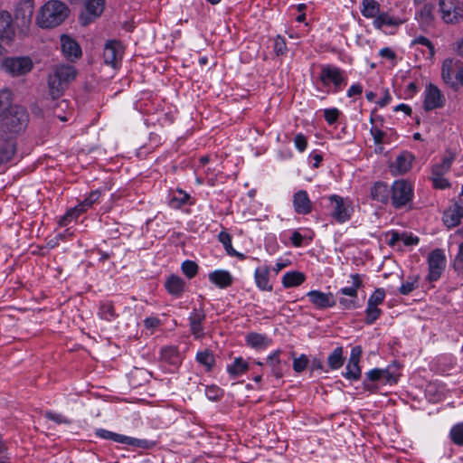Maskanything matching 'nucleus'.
I'll use <instances>...</instances> for the list:
<instances>
[{"label":"nucleus","mask_w":463,"mask_h":463,"mask_svg":"<svg viewBox=\"0 0 463 463\" xmlns=\"http://www.w3.org/2000/svg\"><path fill=\"white\" fill-rule=\"evenodd\" d=\"M428 262V279L430 281H436L440 278L446 266V258L443 250L440 249L432 250L429 255Z\"/></svg>","instance_id":"obj_8"},{"label":"nucleus","mask_w":463,"mask_h":463,"mask_svg":"<svg viewBox=\"0 0 463 463\" xmlns=\"http://www.w3.org/2000/svg\"><path fill=\"white\" fill-rule=\"evenodd\" d=\"M307 296L317 308L324 309L335 306V299L331 292L324 293L319 290H311L307 292Z\"/></svg>","instance_id":"obj_16"},{"label":"nucleus","mask_w":463,"mask_h":463,"mask_svg":"<svg viewBox=\"0 0 463 463\" xmlns=\"http://www.w3.org/2000/svg\"><path fill=\"white\" fill-rule=\"evenodd\" d=\"M61 48L64 57L74 61L81 57L82 52L79 43L68 35H61Z\"/></svg>","instance_id":"obj_15"},{"label":"nucleus","mask_w":463,"mask_h":463,"mask_svg":"<svg viewBox=\"0 0 463 463\" xmlns=\"http://www.w3.org/2000/svg\"><path fill=\"white\" fill-rule=\"evenodd\" d=\"M329 200L332 203V216L339 223H344L351 217L349 207L344 203V199L338 195H331Z\"/></svg>","instance_id":"obj_14"},{"label":"nucleus","mask_w":463,"mask_h":463,"mask_svg":"<svg viewBox=\"0 0 463 463\" xmlns=\"http://www.w3.org/2000/svg\"><path fill=\"white\" fill-rule=\"evenodd\" d=\"M205 394L209 400L216 401L221 397L222 391L216 386H210L206 388Z\"/></svg>","instance_id":"obj_58"},{"label":"nucleus","mask_w":463,"mask_h":463,"mask_svg":"<svg viewBox=\"0 0 463 463\" xmlns=\"http://www.w3.org/2000/svg\"><path fill=\"white\" fill-rule=\"evenodd\" d=\"M9 461V456L7 452V446L0 434V463H7Z\"/></svg>","instance_id":"obj_59"},{"label":"nucleus","mask_w":463,"mask_h":463,"mask_svg":"<svg viewBox=\"0 0 463 463\" xmlns=\"http://www.w3.org/2000/svg\"><path fill=\"white\" fill-rule=\"evenodd\" d=\"M3 68L12 76H21L33 69V61L28 57L7 58L3 62Z\"/></svg>","instance_id":"obj_6"},{"label":"nucleus","mask_w":463,"mask_h":463,"mask_svg":"<svg viewBox=\"0 0 463 463\" xmlns=\"http://www.w3.org/2000/svg\"><path fill=\"white\" fill-rule=\"evenodd\" d=\"M434 17L432 6L424 5L419 13V21L423 30H427L432 25Z\"/></svg>","instance_id":"obj_38"},{"label":"nucleus","mask_w":463,"mask_h":463,"mask_svg":"<svg viewBox=\"0 0 463 463\" xmlns=\"http://www.w3.org/2000/svg\"><path fill=\"white\" fill-rule=\"evenodd\" d=\"M287 51L286 41L283 37L278 35L274 41V52L277 55H282Z\"/></svg>","instance_id":"obj_53"},{"label":"nucleus","mask_w":463,"mask_h":463,"mask_svg":"<svg viewBox=\"0 0 463 463\" xmlns=\"http://www.w3.org/2000/svg\"><path fill=\"white\" fill-rule=\"evenodd\" d=\"M105 0H87L85 7L88 17L84 19L83 24H88L93 19L101 15L104 10Z\"/></svg>","instance_id":"obj_21"},{"label":"nucleus","mask_w":463,"mask_h":463,"mask_svg":"<svg viewBox=\"0 0 463 463\" xmlns=\"http://www.w3.org/2000/svg\"><path fill=\"white\" fill-rule=\"evenodd\" d=\"M161 361L174 366H177L182 362V356L176 346H165L161 349Z\"/></svg>","instance_id":"obj_27"},{"label":"nucleus","mask_w":463,"mask_h":463,"mask_svg":"<svg viewBox=\"0 0 463 463\" xmlns=\"http://www.w3.org/2000/svg\"><path fill=\"white\" fill-rule=\"evenodd\" d=\"M431 180L435 188L445 189L449 186V181L443 175H432Z\"/></svg>","instance_id":"obj_56"},{"label":"nucleus","mask_w":463,"mask_h":463,"mask_svg":"<svg viewBox=\"0 0 463 463\" xmlns=\"http://www.w3.org/2000/svg\"><path fill=\"white\" fill-rule=\"evenodd\" d=\"M45 417L51 420H53V421L59 423V424H61V423L70 424L71 423V420L61 414H57V413H53L51 411H47L45 413Z\"/></svg>","instance_id":"obj_57"},{"label":"nucleus","mask_w":463,"mask_h":463,"mask_svg":"<svg viewBox=\"0 0 463 463\" xmlns=\"http://www.w3.org/2000/svg\"><path fill=\"white\" fill-rule=\"evenodd\" d=\"M48 94L52 99L61 98L68 88L64 83L50 73L47 79Z\"/></svg>","instance_id":"obj_26"},{"label":"nucleus","mask_w":463,"mask_h":463,"mask_svg":"<svg viewBox=\"0 0 463 463\" xmlns=\"http://www.w3.org/2000/svg\"><path fill=\"white\" fill-rule=\"evenodd\" d=\"M269 267H260L255 270V282L257 287L261 290L271 291L272 286L269 280Z\"/></svg>","instance_id":"obj_31"},{"label":"nucleus","mask_w":463,"mask_h":463,"mask_svg":"<svg viewBox=\"0 0 463 463\" xmlns=\"http://www.w3.org/2000/svg\"><path fill=\"white\" fill-rule=\"evenodd\" d=\"M294 144H295L296 148L299 152H304L307 148V141L306 137L303 134L298 133L294 137Z\"/></svg>","instance_id":"obj_54"},{"label":"nucleus","mask_w":463,"mask_h":463,"mask_svg":"<svg viewBox=\"0 0 463 463\" xmlns=\"http://www.w3.org/2000/svg\"><path fill=\"white\" fill-rule=\"evenodd\" d=\"M370 132H371V134L373 137V141L376 145H380L383 143V137L386 135L385 132L382 131L381 129H379L377 128H372Z\"/></svg>","instance_id":"obj_61"},{"label":"nucleus","mask_w":463,"mask_h":463,"mask_svg":"<svg viewBox=\"0 0 463 463\" xmlns=\"http://www.w3.org/2000/svg\"><path fill=\"white\" fill-rule=\"evenodd\" d=\"M98 315L106 321H112L118 317L114 306L109 301L100 302Z\"/></svg>","instance_id":"obj_36"},{"label":"nucleus","mask_w":463,"mask_h":463,"mask_svg":"<svg viewBox=\"0 0 463 463\" xmlns=\"http://www.w3.org/2000/svg\"><path fill=\"white\" fill-rule=\"evenodd\" d=\"M68 6L59 1L51 0L39 10L36 22L41 28H53L60 25L69 15Z\"/></svg>","instance_id":"obj_2"},{"label":"nucleus","mask_w":463,"mask_h":463,"mask_svg":"<svg viewBox=\"0 0 463 463\" xmlns=\"http://www.w3.org/2000/svg\"><path fill=\"white\" fill-rule=\"evenodd\" d=\"M455 160V154L452 152H447L441 162L435 164L432 166V175H444L448 173L451 167L453 161Z\"/></svg>","instance_id":"obj_30"},{"label":"nucleus","mask_w":463,"mask_h":463,"mask_svg":"<svg viewBox=\"0 0 463 463\" xmlns=\"http://www.w3.org/2000/svg\"><path fill=\"white\" fill-rule=\"evenodd\" d=\"M28 123V114L22 107L12 108L0 122V140H13L22 134Z\"/></svg>","instance_id":"obj_1"},{"label":"nucleus","mask_w":463,"mask_h":463,"mask_svg":"<svg viewBox=\"0 0 463 463\" xmlns=\"http://www.w3.org/2000/svg\"><path fill=\"white\" fill-rule=\"evenodd\" d=\"M52 74L64 83L67 87L73 81L77 76V71L74 66L69 64H59L52 68Z\"/></svg>","instance_id":"obj_17"},{"label":"nucleus","mask_w":463,"mask_h":463,"mask_svg":"<svg viewBox=\"0 0 463 463\" xmlns=\"http://www.w3.org/2000/svg\"><path fill=\"white\" fill-rule=\"evenodd\" d=\"M362 14L366 18H373L378 16L380 12V5L375 0H363L362 1Z\"/></svg>","instance_id":"obj_34"},{"label":"nucleus","mask_w":463,"mask_h":463,"mask_svg":"<svg viewBox=\"0 0 463 463\" xmlns=\"http://www.w3.org/2000/svg\"><path fill=\"white\" fill-rule=\"evenodd\" d=\"M181 269L188 279H192L197 274L198 265L194 261L185 260L183 262Z\"/></svg>","instance_id":"obj_46"},{"label":"nucleus","mask_w":463,"mask_h":463,"mask_svg":"<svg viewBox=\"0 0 463 463\" xmlns=\"http://www.w3.org/2000/svg\"><path fill=\"white\" fill-rule=\"evenodd\" d=\"M451 65V60H446L442 64L441 76L446 83L452 82Z\"/></svg>","instance_id":"obj_51"},{"label":"nucleus","mask_w":463,"mask_h":463,"mask_svg":"<svg viewBox=\"0 0 463 463\" xmlns=\"http://www.w3.org/2000/svg\"><path fill=\"white\" fill-rule=\"evenodd\" d=\"M363 92V87L361 84L356 83L352 85L347 90V96L353 97L354 95H360Z\"/></svg>","instance_id":"obj_63"},{"label":"nucleus","mask_w":463,"mask_h":463,"mask_svg":"<svg viewBox=\"0 0 463 463\" xmlns=\"http://www.w3.org/2000/svg\"><path fill=\"white\" fill-rule=\"evenodd\" d=\"M414 156L409 151L401 152L395 161L390 165L391 172L394 175H404L411 168Z\"/></svg>","instance_id":"obj_13"},{"label":"nucleus","mask_w":463,"mask_h":463,"mask_svg":"<svg viewBox=\"0 0 463 463\" xmlns=\"http://www.w3.org/2000/svg\"><path fill=\"white\" fill-rule=\"evenodd\" d=\"M462 217L463 204L455 203L452 208L445 212L443 221L449 228H452L460 222Z\"/></svg>","instance_id":"obj_22"},{"label":"nucleus","mask_w":463,"mask_h":463,"mask_svg":"<svg viewBox=\"0 0 463 463\" xmlns=\"http://www.w3.org/2000/svg\"><path fill=\"white\" fill-rule=\"evenodd\" d=\"M100 197V191L95 190L90 194V195L84 199L79 205L76 206L78 208L80 213L85 212L88 208L91 207Z\"/></svg>","instance_id":"obj_43"},{"label":"nucleus","mask_w":463,"mask_h":463,"mask_svg":"<svg viewBox=\"0 0 463 463\" xmlns=\"http://www.w3.org/2000/svg\"><path fill=\"white\" fill-rule=\"evenodd\" d=\"M304 281L305 275L299 271L287 272L282 277V284L285 288L298 287Z\"/></svg>","instance_id":"obj_32"},{"label":"nucleus","mask_w":463,"mask_h":463,"mask_svg":"<svg viewBox=\"0 0 463 463\" xmlns=\"http://www.w3.org/2000/svg\"><path fill=\"white\" fill-rule=\"evenodd\" d=\"M445 102L446 99L437 86L431 83L426 86L423 101V108L426 111L440 109Z\"/></svg>","instance_id":"obj_9"},{"label":"nucleus","mask_w":463,"mask_h":463,"mask_svg":"<svg viewBox=\"0 0 463 463\" xmlns=\"http://www.w3.org/2000/svg\"><path fill=\"white\" fill-rule=\"evenodd\" d=\"M365 313V323L368 325H372L379 318L382 311L380 308H378V307L367 305Z\"/></svg>","instance_id":"obj_45"},{"label":"nucleus","mask_w":463,"mask_h":463,"mask_svg":"<svg viewBox=\"0 0 463 463\" xmlns=\"http://www.w3.org/2000/svg\"><path fill=\"white\" fill-rule=\"evenodd\" d=\"M381 373H383L381 369L375 368L369 371L366 373V377L372 382H381Z\"/></svg>","instance_id":"obj_62"},{"label":"nucleus","mask_w":463,"mask_h":463,"mask_svg":"<svg viewBox=\"0 0 463 463\" xmlns=\"http://www.w3.org/2000/svg\"><path fill=\"white\" fill-rule=\"evenodd\" d=\"M248 369V363L244 361L241 357L235 358L232 364L228 365L227 367L228 373L233 377L242 374Z\"/></svg>","instance_id":"obj_39"},{"label":"nucleus","mask_w":463,"mask_h":463,"mask_svg":"<svg viewBox=\"0 0 463 463\" xmlns=\"http://www.w3.org/2000/svg\"><path fill=\"white\" fill-rule=\"evenodd\" d=\"M449 438L458 446H463V422L455 424L449 431Z\"/></svg>","instance_id":"obj_44"},{"label":"nucleus","mask_w":463,"mask_h":463,"mask_svg":"<svg viewBox=\"0 0 463 463\" xmlns=\"http://www.w3.org/2000/svg\"><path fill=\"white\" fill-rule=\"evenodd\" d=\"M403 23L402 20L383 12L373 21V24L377 29H383L384 26L397 27Z\"/></svg>","instance_id":"obj_29"},{"label":"nucleus","mask_w":463,"mask_h":463,"mask_svg":"<svg viewBox=\"0 0 463 463\" xmlns=\"http://www.w3.org/2000/svg\"><path fill=\"white\" fill-rule=\"evenodd\" d=\"M279 354L280 351L277 350L267 358V364L270 366L272 373L277 378H281L283 375L282 370L280 368Z\"/></svg>","instance_id":"obj_40"},{"label":"nucleus","mask_w":463,"mask_h":463,"mask_svg":"<svg viewBox=\"0 0 463 463\" xmlns=\"http://www.w3.org/2000/svg\"><path fill=\"white\" fill-rule=\"evenodd\" d=\"M391 201L395 209L407 206L413 197L412 185L406 180H396L391 187Z\"/></svg>","instance_id":"obj_3"},{"label":"nucleus","mask_w":463,"mask_h":463,"mask_svg":"<svg viewBox=\"0 0 463 463\" xmlns=\"http://www.w3.org/2000/svg\"><path fill=\"white\" fill-rule=\"evenodd\" d=\"M0 165L10 162L16 152V142L13 140H0Z\"/></svg>","instance_id":"obj_28"},{"label":"nucleus","mask_w":463,"mask_h":463,"mask_svg":"<svg viewBox=\"0 0 463 463\" xmlns=\"http://www.w3.org/2000/svg\"><path fill=\"white\" fill-rule=\"evenodd\" d=\"M246 341L248 345L253 348H263L269 345L268 338L260 334L250 333L247 335Z\"/></svg>","instance_id":"obj_41"},{"label":"nucleus","mask_w":463,"mask_h":463,"mask_svg":"<svg viewBox=\"0 0 463 463\" xmlns=\"http://www.w3.org/2000/svg\"><path fill=\"white\" fill-rule=\"evenodd\" d=\"M418 287L417 278H409V279L402 284L399 291L402 295H409Z\"/></svg>","instance_id":"obj_47"},{"label":"nucleus","mask_w":463,"mask_h":463,"mask_svg":"<svg viewBox=\"0 0 463 463\" xmlns=\"http://www.w3.org/2000/svg\"><path fill=\"white\" fill-rule=\"evenodd\" d=\"M308 358L306 354H301L299 357L295 358L293 361V370L296 373L303 372L308 364Z\"/></svg>","instance_id":"obj_50"},{"label":"nucleus","mask_w":463,"mask_h":463,"mask_svg":"<svg viewBox=\"0 0 463 463\" xmlns=\"http://www.w3.org/2000/svg\"><path fill=\"white\" fill-rule=\"evenodd\" d=\"M362 348L360 345L354 346L351 350L348 364L344 376L348 380L357 381L361 377V368L359 366Z\"/></svg>","instance_id":"obj_10"},{"label":"nucleus","mask_w":463,"mask_h":463,"mask_svg":"<svg viewBox=\"0 0 463 463\" xmlns=\"http://www.w3.org/2000/svg\"><path fill=\"white\" fill-rule=\"evenodd\" d=\"M441 18L446 24H455L460 16L461 8L457 5L456 0H439Z\"/></svg>","instance_id":"obj_11"},{"label":"nucleus","mask_w":463,"mask_h":463,"mask_svg":"<svg viewBox=\"0 0 463 463\" xmlns=\"http://www.w3.org/2000/svg\"><path fill=\"white\" fill-rule=\"evenodd\" d=\"M96 434L101 439H111L117 443L126 444L136 448L149 449L155 446V442L153 441L118 434L104 429L97 430Z\"/></svg>","instance_id":"obj_5"},{"label":"nucleus","mask_w":463,"mask_h":463,"mask_svg":"<svg viewBox=\"0 0 463 463\" xmlns=\"http://www.w3.org/2000/svg\"><path fill=\"white\" fill-rule=\"evenodd\" d=\"M219 241L223 245L226 252L232 256L237 257L240 260H244L245 256L242 253L236 251L232 245V236L226 232H221L218 235Z\"/></svg>","instance_id":"obj_35"},{"label":"nucleus","mask_w":463,"mask_h":463,"mask_svg":"<svg viewBox=\"0 0 463 463\" xmlns=\"http://www.w3.org/2000/svg\"><path fill=\"white\" fill-rule=\"evenodd\" d=\"M412 44H421V45H424L426 46L429 51H430V55H434L435 53V49H434V46L433 44L431 43V42L425 36H419L417 38H415L412 43Z\"/></svg>","instance_id":"obj_55"},{"label":"nucleus","mask_w":463,"mask_h":463,"mask_svg":"<svg viewBox=\"0 0 463 463\" xmlns=\"http://www.w3.org/2000/svg\"><path fill=\"white\" fill-rule=\"evenodd\" d=\"M391 189L383 182H376L371 188V197L373 200L386 204L390 199Z\"/></svg>","instance_id":"obj_25"},{"label":"nucleus","mask_w":463,"mask_h":463,"mask_svg":"<svg viewBox=\"0 0 463 463\" xmlns=\"http://www.w3.org/2000/svg\"><path fill=\"white\" fill-rule=\"evenodd\" d=\"M343 347L338 346L335 348L327 357V365L331 370H337L341 368L345 362L343 355Z\"/></svg>","instance_id":"obj_33"},{"label":"nucleus","mask_w":463,"mask_h":463,"mask_svg":"<svg viewBox=\"0 0 463 463\" xmlns=\"http://www.w3.org/2000/svg\"><path fill=\"white\" fill-rule=\"evenodd\" d=\"M384 298H385L384 290L383 288H377L370 296L367 305L378 307V305H380L383 302Z\"/></svg>","instance_id":"obj_48"},{"label":"nucleus","mask_w":463,"mask_h":463,"mask_svg":"<svg viewBox=\"0 0 463 463\" xmlns=\"http://www.w3.org/2000/svg\"><path fill=\"white\" fill-rule=\"evenodd\" d=\"M352 285L339 289L338 295L343 297L339 298V304L345 309H353L357 307L358 289L363 286V280L359 274H352Z\"/></svg>","instance_id":"obj_4"},{"label":"nucleus","mask_w":463,"mask_h":463,"mask_svg":"<svg viewBox=\"0 0 463 463\" xmlns=\"http://www.w3.org/2000/svg\"><path fill=\"white\" fill-rule=\"evenodd\" d=\"M209 279L212 283L221 288H225L232 284L233 279L231 273L227 270H214L209 274Z\"/></svg>","instance_id":"obj_24"},{"label":"nucleus","mask_w":463,"mask_h":463,"mask_svg":"<svg viewBox=\"0 0 463 463\" xmlns=\"http://www.w3.org/2000/svg\"><path fill=\"white\" fill-rule=\"evenodd\" d=\"M325 118L329 124L335 123L339 116V111L336 109H326L325 110Z\"/></svg>","instance_id":"obj_60"},{"label":"nucleus","mask_w":463,"mask_h":463,"mask_svg":"<svg viewBox=\"0 0 463 463\" xmlns=\"http://www.w3.org/2000/svg\"><path fill=\"white\" fill-rule=\"evenodd\" d=\"M196 361L210 371L214 364V356L209 350H203L196 354Z\"/></svg>","instance_id":"obj_42"},{"label":"nucleus","mask_w":463,"mask_h":463,"mask_svg":"<svg viewBox=\"0 0 463 463\" xmlns=\"http://www.w3.org/2000/svg\"><path fill=\"white\" fill-rule=\"evenodd\" d=\"M14 37V29L12 25V18L8 12L0 13V39L7 43Z\"/></svg>","instance_id":"obj_20"},{"label":"nucleus","mask_w":463,"mask_h":463,"mask_svg":"<svg viewBox=\"0 0 463 463\" xmlns=\"http://www.w3.org/2000/svg\"><path fill=\"white\" fill-rule=\"evenodd\" d=\"M453 268L458 274H463V241L458 244V250L454 260Z\"/></svg>","instance_id":"obj_49"},{"label":"nucleus","mask_w":463,"mask_h":463,"mask_svg":"<svg viewBox=\"0 0 463 463\" xmlns=\"http://www.w3.org/2000/svg\"><path fill=\"white\" fill-rule=\"evenodd\" d=\"M79 209L76 206L71 209L66 214H64L59 221L61 226H66L71 220L77 219L80 216Z\"/></svg>","instance_id":"obj_52"},{"label":"nucleus","mask_w":463,"mask_h":463,"mask_svg":"<svg viewBox=\"0 0 463 463\" xmlns=\"http://www.w3.org/2000/svg\"><path fill=\"white\" fill-rule=\"evenodd\" d=\"M167 292L173 296L180 297L185 288L184 280L176 275H170L165 282Z\"/></svg>","instance_id":"obj_23"},{"label":"nucleus","mask_w":463,"mask_h":463,"mask_svg":"<svg viewBox=\"0 0 463 463\" xmlns=\"http://www.w3.org/2000/svg\"><path fill=\"white\" fill-rule=\"evenodd\" d=\"M293 207L298 214L306 215L311 213L312 203L306 191L300 190L293 195Z\"/></svg>","instance_id":"obj_19"},{"label":"nucleus","mask_w":463,"mask_h":463,"mask_svg":"<svg viewBox=\"0 0 463 463\" xmlns=\"http://www.w3.org/2000/svg\"><path fill=\"white\" fill-rule=\"evenodd\" d=\"M205 319V313L203 308H194L189 316L190 330L193 335L199 339L203 336L202 323Z\"/></svg>","instance_id":"obj_18"},{"label":"nucleus","mask_w":463,"mask_h":463,"mask_svg":"<svg viewBox=\"0 0 463 463\" xmlns=\"http://www.w3.org/2000/svg\"><path fill=\"white\" fill-rule=\"evenodd\" d=\"M320 80L325 87L333 83L335 92L341 90L343 89V85H346L345 79L343 76V71L339 68L333 66H326L322 69Z\"/></svg>","instance_id":"obj_7"},{"label":"nucleus","mask_w":463,"mask_h":463,"mask_svg":"<svg viewBox=\"0 0 463 463\" xmlns=\"http://www.w3.org/2000/svg\"><path fill=\"white\" fill-rule=\"evenodd\" d=\"M123 54L122 47L118 41H109L103 50L104 62L113 68L118 66Z\"/></svg>","instance_id":"obj_12"},{"label":"nucleus","mask_w":463,"mask_h":463,"mask_svg":"<svg viewBox=\"0 0 463 463\" xmlns=\"http://www.w3.org/2000/svg\"><path fill=\"white\" fill-rule=\"evenodd\" d=\"M381 382L385 384H393L396 383L399 377L400 372L396 366L390 365L385 369H381Z\"/></svg>","instance_id":"obj_37"},{"label":"nucleus","mask_w":463,"mask_h":463,"mask_svg":"<svg viewBox=\"0 0 463 463\" xmlns=\"http://www.w3.org/2000/svg\"><path fill=\"white\" fill-rule=\"evenodd\" d=\"M392 100V96L389 92V90L386 89L384 90V95H383V98L381 99L377 104L380 106V107H385L386 105H388Z\"/></svg>","instance_id":"obj_64"}]
</instances>
